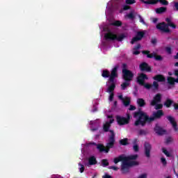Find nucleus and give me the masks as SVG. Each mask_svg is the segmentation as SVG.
<instances>
[{
	"mask_svg": "<svg viewBox=\"0 0 178 178\" xmlns=\"http://www.w3.org/2000/svg\"><path fill=\"white\" fill-rule=\"evenodd\" d=\"M163 115V111L158 110L153 113V117H149L146 113L139 110L134 113V118H138L135 121L134 126H141L142 127H144L147 123H151L152 122H154L155 119H161Z\"/></svg>",
	"mask_w": 178,
	"mask_h": 178,
	"instance_id": "1",
	"label": "nucleus"
},
{
	"mask_svg": "<svg viewBox=\"0 0 178 178\" xmlns=\"http://www.w3.org/2000/svg\"><path fill=\"white\" fill-rule=\"evenodd\" d=\"M138 158V155L134 154L127 156V159L124 160L121 164L120 171L122 175H127L130 173V168L133 166H138V161H136V159Z\"/></svg>",
	"mask_w": 178,
	"mask_h": 178,
	"instance_id": "2",
	"label": "nucleus"
},
{
	"mask_svg": "<svg viewBox=\"0 0 178 178\" xmlns=\"http://www.w3.org/2000/svg\"><path fill=\"white\" fill-rule=\"evenodd\" d=\"M111 135L108 136V143H106V147L103 144H96L95 143H91L92 145H96L99 152H106L108 154L111 151V148H113L116 140L115 139V132L110 131Z\"/></svg>",
	"mask_w": 178,
	"mask_h": 178,
	"instance_id": "3",
	"label": "nucleus"
},
{
	"mask_svg": "<svg viewBox=\"0 0 178 178\" xmlns=\"http://www.w3.org/2000/svg\"><path fill=\"white\" fill-rule=\"evenodd\" d=\"M118 77V66L113 67L111 72L110 78H108V84H111L107 90V92L112 93L116 88V83H115V79Z\"/></svg>",
	"mask_w": 178,
	"mask_h": 178,
	"instance_id": "4",
	"label": "nucleus"
},
{
	"mask_svg": "<svg viewBox=\"0 0 178 178\" xmlns=\"http://www.w3.org/2000/svg\"><path fill=\"white\" fill-rule=\"evenodd\" d=\"M104 38L107 41H115V40H116L117 41L122 42L123 41V40H124V38H126V35H124V34L122 33L118 36V35L112 32H108L104 34Z\"/></svg>",
	"mask_w": 178,
	"mask_h": 178,
	"instance_id": "5",
	"label": "nucleus"
},
{
	"mask_svg": "<svg viewBox=\"0 0 178 178\" xmlns=\"http://www.w3.org/2000/svg\"><path fill=\"white\" fill-rule=\"evenodd\" d=\"M142 54L143 55H147V58H149V59H152V58H154L155 59V60H157L159 62L163 60V57H162V56H161V55L156 54V53H155V52L149 54V51L143 50V51H142Z\"/></svg>",
	"mask_w": 178,
	"mask_h": 178,
	"instance_id": "6",
	"label": "nucleus"
},
{
	"mask_svg": "<svg viewBox=\"0 0 178 178\" xmlns=\"http://www.w3.org/2000/svg\"><path fill=\"white\" fill-rule=\"evenodd\" d=\"M156 29H157V30H159V31H161V33H165L166 34L170 33V29L168 27V24L165 22L157 24L156 26Z\"/></svg>",
	"mask_w": 178,
	"mask_h": 178,
	"instance_id": "7",
	"label": "nucleus"
},
{
	"mask_svg": "<svg viewBox=\"0 0 178 178\" xmlns=\"http://www.w3.org/2000/svg\"><path fill=\"white\" fill-rule=\"evenodd\" d=\"M116 121L120 126H124V124H129L130 122V115H127V118L122 117L120 115H116Z\"/></svg>",
	"mask_w": 178,
	"mask_h": 178,
	"instance_id": "8",
	"label": "nucleus"
},
{
	"mask_svg": "<svg viewBox=\"0 0 178 178\" xmlns=\"http://www.w3.org/2000/svg\"><path fill=\"white\" fill-rule=\"evenodd\" d=\"M152 149V145L148 142H145L144 143V154L146 158H151V151Z\"/></svg>",
	"mask_w": 178,
	"mask_h": 178,
	"instance_id": "9",
	"label": "nucleus"
},
{
	"mask_svg": "<svg viewBox=\"0 0 178 178\" xmlns=\"http://www.w3.org/2000/svg\"><path fill=\"white\" fill-rule=\"evenodd\" d=\"M143 2L146 5H156V3H158V2H160L161 5L165 6L169 5V1L166 0H147V1H143Z\"/></svg>",
	"mask_w": 178,
	"mask_h": 178,
	"instance_id": "10",
	"label": "nucleus"
},
{
	"mask_svg": "<svg viewBox=\"0 0 178 178\" xmlns=\"http://www.w3.org/2000/svg\"><path fill=\"white\" fill-rule=\"evenodd\" d=\"M133 77H134V74H133L131 70L122 72V79L124 80V81H132Z\"/></svg>",
	"mask_w": 178,
	"mask_h": 178,
	"instance_id": "11",
	"label": "nucleus"
},
{
	"mask_svg": "<svg viewBox=\"0 0 178 178\" xmlns=\"http://www.w3.org/2000/svg\"><path fill=\"white\" fill-rule=\"evenodd\" d=\"M139 69L140 72H147L148 73H151L152 72V68H151L149 65L145 62L141 63L140 64Z\"/></svg>",
	"mask_w": 178,
	"mask_h": 178,
	"instance_id": "12",
	"label": "nucleus"
},
{
	"mask_svg": "<svg viewBox=\"0 0 178 178\" xmlns=\"http://www.w3.org/2000/svg\"><path fill=\"white\" fill-rule=\"evenodd\" d=\"M162 102V95L161 93H157L154 97L153 99L152 100L150 105L152 106H155L156 104H161Z\"/></svg>",
	"mask_w": 178,
	"mask_h": 178,
	"instance_id": "13",
	"label": "nucleus"
},
{
	"mask_svg": "<svg viewBox=\"0 0 178 178\" xmlns=\"http://www.w3.org/2000/svg\"><path fill=\"white\" fill-rule=\"evenodd\" d=\"M166 119L168 120V122H170V123L172 125L173 129L175 131H178L177 122H176V120L173 118V116L167 115Z\"/></svg>",
	"mask_w": 178,
	"mask_h": 178,
	"instance_id": "14",
	"label": "nucleus"
},
{
	"mask_svg": "<svg viewBox=\"0 0 178 178\" xmlns=\"http://www.w3.org/2000/svg\"><path fill=\"white\" fill-rule=\"evenodd\" d=\"M144 35H145V33L143 31H138L136 35V37L133 38L131 44H134V42H137V41H141L143 38H144Z\"/></svg>",
	"mask_w": 178,
	"mask_h": 178,
	"instance_id": "15",
	"label": "nucleus"
},
{
	"mask_svg": "<svg viewBox=\"0 0 178 178\" xmlns=\"http://www.w3.org/2000/svg\"><path fill=\"white\" fill-rule=\"evenodd\" d=\"M145 80H148V76L144 73H141L138 77H137V83L140 85H144L145 83Z\"/></svg>",
	"mask_w": 178,
	"mask_h": 178,
	"instance_id": "16",
	"label": "nucleus"
},
{
	"mask_svg": "<svg viewBox=\"0 0 178 178\" xmlns=\"http://www.w3.org/2000/svg\"><path fill=\"white\" fill-rule=\"evenodd\" d=\"M115 122V120L111 119L109 122H106L105 124H103V131L104 133H108V131H113V130H109L111 129V124Z\"/></svg>",
	"mask_w": 178,
	"mask_h": 178,
	"instance_id": "17",
	"label": "nucleus"
},
{
	"mask_svg": "<svg viewBox=\"0 0 178 178\" xmlns=\"http://www.w3.org/2000/svg\"><path fill=\"white\" fill-rule=\"evenodd\" d=\"M154 131L156 134H158V136H163V134H166V130L163 129L158 124H156L155 125Z\"/></svg>",
	"mask_w": 178,
	"mask_h": 178,
	"instance_id": "18",
	"label": "nucleus"
},
{
	"mask_svg": "<svg viewBox=\"0 0 178 178\" xmlns=\"http://www.w3.org/2000/svg\"><path fill=\"white\" fill-rule=\"evenodd\" d=\"M127 159V156H124V154H121L118 157L114 159V163H119V162H124Z\"/></svg>",
	"mask_w": 178,
	"mask_h": 178,
	"instance_id": "19",
	"label": "nucleus"
},
{
	"mask_svg": "<svg viewBox=\"0 0 178 178\" xmlns=\"http://www.w3.org/2000/svg\"><path fill=\"white\" fill-rule=\"evenodd\" d=\"M153 80L159 81V83H163L166 81V78H165V76L162 74H156L153 77Z\"/></svg>",
	"mask_w": 178,
	"mask_h": 178,
	"instance_id": "20",
	"label": "nucleus"
},
{
	"mask_svg": "<svg viewBox=\"0 0 178 178\" xmlns=\"http://www.w3.org/2000/svg\"><path fill=\"white\" fill-rule=\"evenodd\" d=\"M165 22L167 23L168 29L169 27H171V29H176V27H177L176 24L172 22V19H170V18L169 17L165 18Z\"/></svg>",
	"mask_w": 178,
	"mask_h": 178,
	"instance_id": "21",
	"label": "nucleus"
},
{
	"mask_svg": "<svg viewBox=\"0 0 178 178\" xmlns=\"http://www.w3.org/2000/svg\"><path fill=\"white\" fill-rule=\"evenodd\" d=\"M102 76L104 79H108V77H109V79H111V72L108 70H103Z\"/></svg>",
	"mask_w": 178,
	"mask_h": 178,
	"instance_id": "22",
	"label": "nucleus"
},
{
	"mask_svg": "<svg viewBox=\"0 0 178 178\" xmlns=\"http://www.w3.org/2000/svg\"><path fill=\"white\" fill-rule=\"evenodd\" d=\"M88 164L90 165H97V159L95 156H92L88 159Z\"/></svg>",
	"mask_w": 178,
	"mask_h": 178,
	"instance_id": "23",
	"label": "nucleus"
},
{
	"mask_svg": "<svg viewBox=\"0 0 178 178\" xmlns=\"http://www.w3.org/2000/svg\"><path fill=\"white\" fill-rule=\"evenodd\" d=\"M137 104L140 108H143L145 105H146L145 100H144L143 98H138L137 99Z\"/></svg>",
	"mask_w": 178,
	"mask_h": 178,
	"instance_id": "24",
	"label": "nucleus"
},
{
	"mask_svg": "<svg viewBox=\"0 0 178 178\" xmlns=\"http://www.w3.org/2000/svg\"><path fill=\"white\" fill-rule=\"evenodd\" d=\"M172 105H173V100L170 99H167L164 102V106H166V108H170Z\"/></svg>",
	"mask_w": 178,
	"mask_h": 178,
	"instance_id": "25",
	"label": "nucleus"
},
{
	"mask_svg": "<svg viewBox=\"0 0 178 178\" xmlns=\"http://www.w3.org/2000/svg\"><path fill=\"white\" fill-rule=\"evenodd\" d=\"M166 12V7H160L156 9V13L161 15V13H165Z\"/></svg>",
	"mask_w": 178,
	"mask_h": 178,
	"instance_id": "26",
	"label": "nucleus"
},
{
	"mask_svg": "<svg viewBox=\"0 0 178 178\" xmlns=\"http://www.w3.org/2000/svg\"><path fill=\"white\" fill-rule=\"evenodd\" d=\"M133 144H134V151L135 152H138V150L140 149V147H138V145H137V139H134L133 140Z\"/></svg>",
	"mask_w": 178,
	"mask_h": 178,
	"instance_id": "27",
	"label": "nucleus"
},
{
	"mask_svg": "<svg viewBox=\"0 0 178 178\" xmlns=\"http://www.w3.org/2000/svg\"><path fill=\"white\" fill-rule=\"evenodd\" d=\"M167 81L170 86H175V79L172 76H168L167 78Z\"/></svg>",
	"mask_w": 178,
	"mask_h": 178,
	"instance_id": "28",
	"label": "nucleus"
},
{
	"mask_svg": "<svg viewBox=\"0 0 178 178\" xmlns=\"http://www.w3.org/2000/svg\"><path fill=\"white\" fill-rule=\"evenodd\" d=\"M129 86H130V82L125 81V82H124L121 84V90L124 91V90H126V88H127V87H129Z\"/></svg>",
	"mask_w": 178,
	"mask_h": 178,
	"instance_id": "29",
	"label": "nucleus"
},
{
	"mask_svg": "<svg viewBox=\"0 0 178 178\" xmlns=\"http://www.w3.org/2000/svg\"><path fill=\"white\" fill-rule=\"evenodd\" d=\"M122 104L124 106H129L130 105V97H125L122 101Z\"/></svg>",
	"mask_w": 178,
	"mask_h": 178,
	"instance_id": "30",
	"label": "nucleus"
},
{
	"mask_svg": "<svg viewBox=\"0 0 178 178\" xmlns=\"http://www.w3.org/2000/svg\"><path fill=\"white\" fill-rule=\"evenodd\" d=\"M110 24L111 26H114L115 27H120V26H122V22L121 21L117 20L113 23H111Z\"/></svg>",
	"mask_w": 178,
	"mask_h": 178,
	"instance_id": "31",
	"label": "nucleus"
},
{
	"mask_svg": "<svg viewBox=\"0 0 178 178\" xmlns=\"http://www.w3.org/2000/svg\"><path fill=\"white\" fill-rule=\"evenodd\" d=\"M120 145H129V139L128 138H124L121 139L120 140Z\"/></svg>",
	"mask_w": 178,
	"mask_h": 178,
	"instance_id": "32",
	"label": "nucleus"
},
{
	"mask_svg": "<svg viewBox=\"0 0 178 178\" xmlns=\"http://www.w3.org/2000/svg\"><path fill=\"white\" fill-rule=\"evenodd\" d=\"M148 134V131L145 129H140L138 131V135L139 136H147Z\"/></svg>",
	"mask_w": 178,
	"mask_h": 178,
	"instance_id": "33",
	"label": "nucleus"
},
{
	"mask_svg": "<svg viewBox=\"0 0 178 178\" xmlns=\"http://www.w3.org/2000/svg\"><path fill=\"white\" fill-rule=\"evenodd\" d=\"M162 152L168 157V158H170V156H172V154L168 152V150L165 148V147H163L162 148Z\"/></svg>",
	"mask_w": 178,
	"mask_h": 178,
	"instance_id": "34",
	"label": "nucleus"
},
{
	"mask_svg": "<svg viewBox=\"0 0 178 178\" xmlns=\"http://www.w3.org/2000/svg\"><path fill=\"white\" fill-rule=\"evenodd\" d=\"M115 5L117 6V8H119L120 6H122L123 5V0H115Z\"/></svg>",
	"mask_w": 178,
	"mask_h": 178,
	"instance_id": "35",
	"label": "nucleus"
},
{
	"mask_svg": "<svg viewBox=\"0 0 178 178\" xmlns=\"http://www.w3.org/2000/svg\"><path fill=\"white\" fill-rule=\"evenodd\" d=\"M130 70H127V63H122V73L125 72H128Z\"/></svg>",
	"mask_w": 178,
	"mask_h": 178,
	"instance_id": "36",
	"label": "nucleus"
},
{
	"mask_svg": "<svg viewBox=\"0 0 178 178\" xmlns=\"http://www.w3.org/2000/svg\"><path fill=\"white\" fill-rule=\"evenodd\" d=\"M154 106H155V109H156L157 111H159V109H162V108H163V104L157 103L156 105H155Z\"/></svg>",
	"mask_w": 178,
	"mask_h": 178,
	"instance_id": "37",
	"label": "nucleus"
},
{
	"mask_svg": "<svg viewBox=\"0 0 178 178\" xmlns=\"http://www.w3.org/2000/svg\"><path fill=\"white\" fill-rule=\"evenodd\" d=\"M141 86H143V87H145V88H146L147 90H150V88H152V85L149 83H145L143 85H141Z\"/></svg>",
	"mask_w": 178,
	"mask_h": 178,
	"instance_id": "38",
	"label": "nucleus"
},
{
	"mask_svg": "<svg viewBox=\"0 0 178 178\" xmlns=\"http://www.w3.org/2000/svg\"><path fill=\"white\" fill-rule=\"evenodd\" d=\"M102 164L103 166H109V162H108L107 159H103L102 161Z\"/></svg>",
	"mask_w": 178,
	"mask_h": 178,
	"instance_id": "39",
	"label": "nucleus"
},
{
	"mask_svg": "<svg viewBox=\"0 0 178 178\" xmlns=\"http://www.w3.org/2000/svg\"><path fill=\"white\" fill-rule=\"evenodd\" d=\"M152 86H154V90H159V84L156 81H154L153 84Z\"/></svg>",
	"mask_w": 178,
	"mask_h": 178,
	"instance_id": "40",
	"label": "nucleus"
},
{
	"mask_svg": "<svg viewBox=\"0 0 178 178\" xmlns=\"http://www.w3.org/2000/svg\"><path fill=\"white\" fill-rule=\"evenodd\" d=\"M165 52H167V54H168V55H172V47H165Z\"/></svg>",
	"mask_w": 178,
	"mask_h": 178,
	"instance_id": "41",
	"label": "nucleus"
},
{
	"mask_svg": "<svg viewBox=\"0 0 178 178\" xmlns=\"http://www.w3.org/2000/svg\"><path fill=\"white\" fill-rule=\"evenodd\" d=\"M79 166H81V168H79V171L81 173H83L86 169V168H84V165L81 164V163H79Z\"/></svg>",
	"mask_w": 178,
	"mask_h": 178,
	"instance_id": "42",
	"label": "nucleus"
},
{
	"mask_svg": "<svg viewBox=\"0 0 178 178\" xmlns=\"http://www.w3.org/2000/svg\"><path fill=\"white\" fill-rule=\"evenodd\" d=\"M125 3L127 5H133V3H136V0H126Z\"/></svg>",
	"mask_w": 178,
	"mask_h": 178,
	"instance_id": "43",
	"label": "nucleus"
},
{
	"mask_svg": "<svg viewBox=\"0 0 178 178\" xmlns=\"http://www.w3.org/2000/svg\"><path fill=\"white\" fill-rule=\"evenodd\" d=\"M173 141V138L172 137H168L165 139V144H170Z\"/></svg>",
	"mask_w": 178,
	"mask_h": 178,
	"instance_id": "44",
	"label": "nucleus"
},
{
	"mask_svg": "<svg viewBox=\"0 0 178 178\" xmlns=\"http://www.w3.org/2000/svg\"><path fill=\"white\" fill-rule=\"evenodd\" d=\"M161 163H163V166H166V165L168 164V162L166 161V159H165V157H162L161 159Z\"/></svg>",
	"mask_w": 178,
	"mask_h": 178,
	"instance_id": "45",
	"label": "nucleus"
},
{
	"mask_svg": "<svg viewBox=\"0 0 178 178\" xmlns=\"http://www.w3.org/2000/svg\"><path fill=\"white\" fill-rule=\"evenodd\" d=\"M127 16L129 19H131V20H133V19H134V14L133 13H130L127 14Z\"/></svg>",
	"mask_w": 178,
	"mask_h": 178,
	"instance_id": "46",
	"label": "nucleus"
},
{
	"mask_svg": "<svg viewBox=\"0 0 178 178\" xmlns=\"http://www.w3.org/2000/svg\"><path fill=\"white\" fill-rule=\"evenodd\" d=\"M156 42H157V40L156 38H152V40H151V43L153 44V45H156Z\"/></svg>",
	"mask_w": 178,
	"mask_h": 178,
	"instance_id": "47",
	"label": "nucleus"
},
{
	"mask_svg": "<svg viewBox=\"0 0 178 178\" xmlns=\"http://www.w3.org/2000/svg\"><path fill=\"white\" fill-rule=\"evenodd\" d=\"M113 97H115V94H113V92H111L109 96V101H113Z\"/></svg>",
	"mask_w": 178,
	"mask_h": 178,
	"instance_id": "48",
	"label": "nucleus"
},
{
	"mask_svg": "<svg viewBox=\"0 0 178 178\" xmlns=\"http://www.w3.org/2000/svg\"><path fill=\"white\" fill-rule=\"evenodd\" d=\"M140 48H141V44H138L136 46H135V47H134V49L135 51H137V49H140Z\"/></svg>",
	"mask_w": 178,
	"mask_h": 178,
	"instance_id": "49",
	"label": "nucleus"
},
{
	"mask_svg": "<svg viewBox=\"0 0 178 178\" xmlns=\"http://www.w3.org/2000/svg\"><path fill=\"white\" fill-rule=\"evenodd\" d=\"M138 17H139V19H140V23H143V24H145V21H144V19H143V17H141V15H139Z\"/></svg>",
	"mask_w": 178,
	"mask_h": 178,
	"instance_id": "50",
	"label": "nucleus"
},
{
	"mask_svg": "<svg viewBox=\"0 0 178 178\" xmlns=\"http://www.w3.org/2000/svg\"><path fill=\"white\" fill-rule=\"evenodd\" d=\"M129 111H136V106L131 105L129 108Z\"/></svg>",
	"mask_w": 178,
	"mask_h": 178,
	"instance_id": "51",
	"label": "nucleus"
},
{
	"mask_svg": "<svg viewBox=\"0 0 178 178\" xmlns=\"http://www.w3.org/2000/svg\"><path fill=\"white\" fill-rule=\"evenodd\" d=\"M129 9H130V6H129L127 5L124 6V7H123L124 10H129Z\"/></svg>",
	"mask_w": 178,
	"mask_h": 178,
	"instance_id": "52",
	"label": "nucleus"
},
{
	"mask_svg": "<svg viewBox=\"0 0 178 178\" xmlns=\"http://www.w3.org/2000/svg\"><path fill=\"white\" fill-rule=\"evenodd\" d=\"M110 169H113V170H119V168L113 165L111 166Z\"/></svg>",
	"mask_w": 178,
	"mask_h": 178,
	"instance_id": "53",
	"label": "nucleus"
},
{
	"mask_svg": "<svg viewBox=\"0 0 178 178\" xmlns=\"http://www.w3.org/2000/svg\"><path fill=\"white\" fill-rule=\"evenodd\" d=\"M173 106H174V109H175V111H178V104H177V103H175V104H173Z\"/></svg>",
	"mask_w": 178,
	"mask_h": 178,
	"instance_id": "54",
	"label": "nucleus"
},
{
	"mask_svg": "<svg viewBox=\"0 0 178 178\" xmlns=\"http://www.w3.org/2000/svg\"><path fill=\"white\" fill-rule=\"evenodd\" d=\"M174 6L176 10H178V2H174Z\"/></svg>",
	"mask_w": 178,
	"mask_h": 178,
	"instance_id": "55",
	"label": "nucleus"
},
{
	"mask_svg": "<svg viewBox=\"0 0 178 178\" xmlns=\"http://www.w3.org/2000/svg\"><path fill=\"white\" fill-rule=\"evenodd\" d=\"M103 178H112V176L106 174L102 177Z\"/></svg>",
	"mask_w": 178,
	"mask_h": 178,
	"instance_id": "56",
	"label": "nucleus"
},
{
	"mask_svg": "<svg viewBox=\"0 0 178 178\" xmlns=\"http://www.w3.org/2000/svg\"><path fill=\"white\" fill-rule=\"evenodd\" d=\"M133 54L134 55H140V51H134V52H133Z\"/></svg>",
	"mask_w": 178,
	"mask_h": 178,
	"instance_id": "57",
	"label": "nucleus"
},
{
	"mask_svg": "<svg viewBox=\"0 0 178 178\" xmlns=\"http://www.w3.org/2000/svg\"><path fill=\"white\" fill-rule=\"evenodd\" d=\"M118 99H121V101H123L124 99V98H123V95H120L118 96Z\"/></svg>",
	"mask_w": 178,
	"mask_h": 178,
	"instance_id": "58",
	"label": "nucleus"
},
{
	"mask_svg": "<svg viewBox=\"0 0 178 178\" xmlns=\"http://www.w3.org/2000/svg\"><path fill=\"white\" fill-rule=\"evenodd\" d=\"M174 74L175 76H177V77H178V70H175Z\"/></svg>",
	"mask_w": 178,
	"mask_h": 178,
	"instance_id": "59",
	"label": "nucleus"
},
{
	"mask_svg": "<svg viewBox=\"0 0 178 178\" xmlns=\"http://www.w3.org/2000/svg\"><path fill=\"white\" fill-rule=\"evenodd\" d=\"M158 22V18L153 19V23H156Z\"/></svg>",
	"mask_w": 178,
	"mask_h": 178,
	"instance_id": "60",
	"label": "nucleus"
},
{
	"mask_svg": "<svg viewBox=\"0 0 178 178\" xmlns=\"http://www.w3.org/2000/svg\"><path fill=\"white\" fill-rule=\"evenodd\" d=\"M114 106H118V102L117 101L114 102Z\"/></svg>",
	"mask_w": 178,
	"mask_h": 178,
	"instance_id": "61",
	"label": "nucleus"
},
{
	"mask_svg": "<svg viewBox=\"0 0 178 178\" xmlns=\"http://www.w3.org/2000/svg\"><path fill=\"white\" fill-rule=\"evenodd\" d=\"M168 74H169L170 76H173V73H172V72H168Z\"/></svg>",
	"mask_w": 178,
	"mask_h": 178,
	"instance_id": "62",
	"label": "nucleus"
},
{
	"mask_svg": "<svg viewBox=\"0 0 178 178\" xmlns=\"http://www.w3.org/2000/svg\"><path fill=\"white\" fill-rule=\"evenodd\" d=\"M175 66L178 67V62L175 63Z\"/></svg>",
	"mask_w": 178,
	"mask_h": 178,
	"instance_id": "63",
	"label": "nucleus"
},
{
	"mask_svg": "<svg viewBox=\"0 0 178 178\" xmlns=\"http://www.w3.org/2000/svg\"><path fill=\"white\" fill-rule=\"evenodd\" d=\"M175 83H178V79H175Z\"/></svg>",
	"mask_w": 178,
	"mask_h": 178,
	"instance_id": "64",
	"label": "nucleus"
}]
</instances>
